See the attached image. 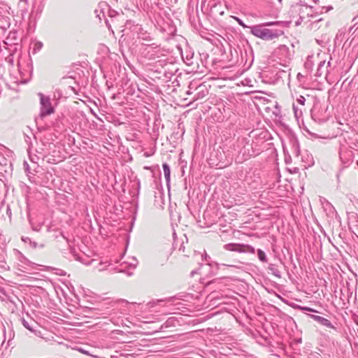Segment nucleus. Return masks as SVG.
Wrapping results in <instances>:
<instances>
[{
	"mask_svg": "<svg viewBox=\"0 0 358 358\" xmlns=\"http://www.w3.org/2000/svg\"><path fill=\"white\" fill-rule=\"evenodd\" d=\"M310 9L311 8L308 6H303L300 8V10H299L300 18L298 21L296 22V25H299L301 23V21L304 19V16L302 15V14L307 13V14L308 15L309 14L308 11H310Z\"/></svg>",
	"mask_w": 358,
	"mask_h": 358,
	"instance_id": "obj_9",
	"label": "nucleus"
},
{
	"mask_svg": "<svg viewBox=\"0 0 358 358\" xmlns=\"http://www.w3.org/2000/svg\"><path fill=\"white\" fill-rule=\"evenodd\" d=\"M324 64H325V61H320L319 62V64L317 65V69L316 73L315 74V76L316 77H320L322 75L323 71L322 69L324 67Z\"/></svg>",
	"mask_w": 358,
	"mask_h": 358,
	"instance_id": "obj_12",
	"label": "nucleus"
},
{
	"mask_svg": "<svg viewBox=\"0 0 358 358\" xmlns=\"http://www.w3.org/2000/svg\"><path fill=\"white\" fill-rule=\"evenodd\" d=\"M278 1H279V2H281V1H282V0H278Z\"/></svg>",
	"mask_w": 358,
	"mask_h": 358,
	"instance_id": "obj_26",
	"label": "nucleus"
},
{
	"mask_svg": "<svg viewBox=\"0 0 358 358\" xmlns=\"http://www.w3.org/2000/svg\"><path fill=\"white\" fill-rule=\"evenodd\" d=\"M225 250L229 251H234L238 252H250L252 253L255 252V248L250 245H244L237 243H229L225 245Z\"/></svg>",
	"mask_w": 358,
	"mask_h": 358,
	"instance_id": "obj_5",
	"label": "nucleus"
},
{
	"mask_svg": "<svg viewBox=\"0 0 358 358\" xmlns=\"http://www.w3.org/2000/svg\"><path fill=\"white\" fill-rule=\"evenodd\" d=\"M225 313H227V315H225V320H227L229 322H235L236 323H238V319L234 313L231 312L229 309L227 307L224 308Z\"/></svg>",
	"mask_w": 358,
	"mask_h": 358,
	"instance_id": "obj_8",
	"label": "nucleus"
},
{
	"mask_svg": "<svg viewBox=\"0 0 358 358\" xmlns=\"http://www.w3.org/2000/svg\"><path fill=\"white\" fill-rule=\"evenodd\" d=\"M163 169L166 177L169 178L170 176V169L166 164H163Z\"/></svg>",
	"mask_w": 358,
	"mask_h": 358,
	"instance_id": "obj_14",
	"label": "nucleus"
},
{
	"mask_svg": "<svg viewBox=\"0 0 358 358\" xmlns=\"http://www.w3.org/2000/svg\"><path fill=\"white\" fill-rule=\"evenodd\" d=\"M225 357L231 355H238L241 350L239 344L231 336H225Z\"/></svg>",
	"mask_w": 358,
	"mask_h": 358,
	"instance_id": "obj_4",
	"label": "nucleus"
},
{
	"mask_svg": "<svg viewBox=\"0 0 358 358\" xmlns=\"http://www.w3.org/2000/svg\"><path fill=\"white\" fill-rule=\"evenodd\" d=\"M231 299L233 301H237V299L236 298H231Z\"/></svg>",
	"mask_w": 358,
	"mask_h": 358,
	"instance_id": "obj_25",
	"label": "nucleus"
},
{
	"mask_svg": "<svg viewBox=\"0 0 358 358\" xmlns=\"http://www.w3.org/2000/svg\"><path fill=\"white\" fill-rule=\"evenodd\" d=\"M309 316H310V317H311L312 319H313L315 321H316L317 322H318L319 324H320L322 326H324L326 327L331 328V329H335V327L331 324V322L329 320H327L323 317L316 315H309Z\"/></svg>",
	"mask_w": 358,
	"mask_h": 358,
	"instance_id": "obj_6",
	"label": "nucleus"
},
{
	"mask_svg": "<svg viewBox=\"0 0 358 358\" xmlns=\"http://www.w3.org/2000/svg\"><path fill=\"white\" fill-rule=\"evenodd\" d=\"M252 34L265 41H270L278 38L283 34L280 29H271L263 27V25H255L250 27Z\"/></svg>",
	"mask_w": 358,
	"mask_h": 358,
	"instance_id": "obj_1",
	"label": "nucleus"
},
{
	"mask_svg": "<svg viewBox=\"0 0 358 358\" xmlns=\"http://www.w3.org/2000/svg\"><path fill=\"white\" fill-rule=\"evenodd\" d=\"M268 269L269 271H271V273L275 275V277L278 278H281V273L280 271L277 268V266L275 264H270L268 265Z\"/></svg>",
	"mask_w": 358,
	"mask_h": 358,
	"instance_id": "obj_10",
	"label": "nucleus"
},
{
	"mask_svg": "<svg viewBox=\"0 0 358 358\" xmlns=\"http://www.w3.org/2000/svg\"><path fill=\"white\" fill-rule=\"evenodd\" d=\"M257 252L258 258L261 262H267L268 259L266 257L265 252L262 250L258 249Z\"/></svg>",
	"mask_w": 358,
	"mask_h": 358,
	"instance_id": "obj_13",
	"label": "nucleus"
},
{
	"mask_svg": "<svg viewBox=\"0 0 358 358\" xmlns=\"http://www.w3.org/2000/svg\"><path fill=\"white\" fill-rule=\"evenodd\" d=\"M228 298V294L225 293V300ZM224 304H228V302L225 301Z\"/></svg>",
	"mask_w": 358,
	"mask_h": 358,
	"instance_id": "obj_24",
	"label": "nucleus"
},
{
	"mask_svg": "<svg viewBox=\"0 0 358 358\" xmlns=\"http://www.w3.org/2000/svg\"><path fill=\"white\" fill-rule=\"evenodd\" d=\"M229 154H228V156H227V158H229ZM231 160H232V157H230V161L229 160V159H227V161L229 163H231Z\"/></svg>",
	"mask_w": 358,
	"mask_h": 358,
	"instance_id": "obj_23",
	"label": "nucleus"
},
{
	"mask_svg": "<svg viewBox=\"0 0 358 358\" xmlns=\"http://www.w3.org/2000/svg\"><path fill=\"white\" fill-rule=\"evenodd\" d=\"M357 164H358V162H357Z\"/></svg>",
	"mask_w": 358,
	"mask_h": 358,
	"instance_id": "obj_27",
	"label": "nucleus"
},
{
	"mask_svg": "<svg viewBox=\"0 0 358 358\" xmlns=\"http://www.w3.org/2000/svg\"><path fill=\"white\" fill-rule=\"evenodd\" d=\"M241 73H239L238 72L236 73V74L234 76V77H230L229 76L227 75V73H225V77H224V79H225V81L226 80H232V79H234L235 78H238Z\"/></svg>",
	"mask_w": 358,
	"mask_h": 358,
	"instance_id": "obj_16",
	"label": "nucleus"
},
{
	"mask_svg": "<svg viewBox=\"0 0 358 358\" xmlns=\"http://www.w3.org/2000/svg\"><path fill=\"white\" fill-rule=\"evenodd\" d=\"M323 208L329 216L333 217L336 213L334 207L328 201H326L325 204L323 206Z\"/></svg>",
	"mask_w": 358,
	"mask_h": 358,
	"instance_id": "obj_7",
	"label": "nucleus"
},
{
	"mask_svg": "<svg viewBox=\"0 0 358 358\" xmlns=\"http://www.w3.org/2000/svg\"><path fill=\"white\" fill-rule=\"evenodd\" d=\"M236 118V115L234 113L232 115H229L227 120H231L230 124H232V122Z\"/></svg>",
	"mask_w": 358,
	"mask_h": 358,
	"instance_id": "obj_20",
	"label": "nucleus"
},
{
	"mask_svg": "<svg viewBox=\"0 0 358 358\" xmlns=\"http://www.w3.org/2000/svg\"><path fill=\"white\" fill-rule=\"evenodd\" d=\"M280 50L287 51V50H288V48L286 45H282L280 47Z\"/></svg>",
	"mask_w": 358,
	"mask_h": 358,
	"instance_id": "obj_22",
	"label": "nucleus"
},
{
	"mask_svg": "<svg viewBox=\"0 0 358 358\" xmlns=\"http://www.w3.org/2000/svg\"><path fill=\"white\" fill-rule=\"evenodd\" d=\"M312 59H313L312 56H308L305 64H304V66H305L306 69H307L308 71H311L313 70V62L312 61Z\"/></svg>",
	"mask_w": 358,
	"mask_h": 358,
	"instance_id": "obj_11",
	"label": "nucleus"
},
{
	"mask_svg": "<svg viewBox=\"0 0 358 358\" xmlns=\"http://www.w3.org/2000/svg\"><path fill=\"white\" fill-rule=\"evenodd\" d=\"M40 96L41 102V111L40 117L41 118L45 117L47 115H50L55 112L54 107L52 106L50 98L45 96L43 94H38Z\"/></svg>",
	"mask_w": 358,
	"mask_h": 358,
	"instance_id": "obj_3",
	"label": "nucleus"
},
{
	"mask_svg": "<svg viewBox=\"0 0 358 358\" xmlns=\"http://www.w3.org/2000/svg\"><path fill=\"white\" fill-rule=\"evenodd\" d=\"M229 19H235L236 20H237V21H238V24H239L240 25H241V26H242V27H245V25L243 24V21H242L241 20H240L239 18L236 17H234V16H232V15H230V16L229 17Z\"/></svg>",
	"mask_w": 358,
	"mask_h": 358,
	"instance_id": "obj_17",
	"label": "nucleus"
},
{
	"mask_svg": "<svg viewBox=\"0 0 358 358\" xmlns=\"http://www.w3.org/2000/svg\"><path fill=\"white\" fill-rule=\"evenodd\" d=\"M293 110L294 111L295 115L297 116L298 115V109L296 107L294 103H293Z\"/></svg>",
	"mask_w": 358,
	"mask_h": 358,
	"instance_id": "obj_21",
	"label": "nucleus"
},
{
	"mask_svg": "<svg viewBox=\"0 0 358 358\" xmlns=\"http://www.w3.org/2000/svg\"><path fill=\"white\" fill-rule=\"evenodd\" d=\"M279 23H280L279 22H265V23L262 24V25H263V27H264V26H271V25L277 24Z\"/></svg>",
	"mask_w": 358,
	"mask_h": 358,
	"instance_id": "obj_18",
	"label": "nucleus"
},
{
	"mask_svg": "<svg viewBox=\"0 0 358 358\" xmlns=\"http://www.w3.org/2000/svg\"><path fill=\"white\" fill-rule=\"evenodd\" d=\"M306 101V98L303 96H300L296 99V102L302 106H304Z\"/></svg>",
	"mask_w": 358,
	"mask_h": 358,
	"instance_id": "obj_15",
	"label": "nucleus"
},
{
	"mask_svg": "<svg viewBox=\"0 0 358 358\" xmlns=\"http://www.w3.org/2000/svg\"><path fill=\"white\" fill-rule=\"evenodd\" d=\"M226 36L227 38H225V41H227L229 50L227 53L225 52V55H227L225 69L237 65L239 63L240 53L241 52V50L238 48V45L231 41L229 36L227 35Z\"/></svg>",
	"mask_w": 358,
	"mask_h": 358,
	"instance_id": "obj_2",
	"label": "nucleus"
},
{
	"mask_svg": "<svg viewBox=\"0 0 358 358\" xmlns=\"http://www.w3.org/2000/svg\"><path fill=\"white\" fill-rule=\"evenodd\" d=\"M299 308L303 310H306V311H309V312H317L315 310H314L311 308H309V307H299Z\"/></svg>",
	"mask_w": 358,
	"mask_h": 358,
	"instance_id": "obj_19",
	"label": "nucleus"
}]
</instances>
